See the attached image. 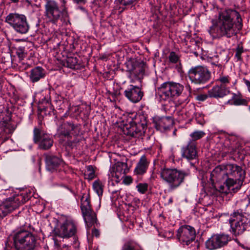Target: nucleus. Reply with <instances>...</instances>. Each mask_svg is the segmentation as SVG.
Wrapping results in <instances>:
<instances>
[{
  "label": "nucleus",
  "instance_id": "37",
  "mask_svg": "<svg viewBox=\"0 0 250 250\" xmlns=\"http://www.w3.org/2000/svg\"><path fill=\"white\" fill-rule=\"evenodd\" d=\"M122 250H135V249L132 243L127 242L123 245Z\"/></svg>",
  "mask_w": 250,
  "mask_h": 250
},
{
  "label": "nucleus",
  "instance_id": "43",
  "mask_svg": "<svg viewBox=\"0 0 250 250\" xmlns=\"http://www.w3.org/2000/svg\"><path fill=\"white\" fill-rule=\"evenodd\" d=\"M123 178V182L125 184L129 185L132 182V180L130 176H125Z\"/></svg>",
  "mask_w": 250,
  "mask_h": 250
},
{
  "label": "nucleus",
  "instance_id": "4",
  "mask_svg": "<svg viewBox=\"0 0 250 250\" xmlns=\"http://www.w3.org/2000/svg\"><path fill=\"white\" fill-rule=\"evenodd\" d=\"M11 237L16 250H34L36 247L35 235L24 229H18L12 232Z\"/></svg>",
  "mask_w": 250,
  "mask_h": 250
},
{
  "label": "nucleus",
  "instance_id": "52",
  "mask_svg": "<svg viewBox=\"0 0 250 250\" xmlns=\"http://www.w3.org/2000/svg\"><path fill=\"white\" fill-rule=\"evenodd\" d=\"M8 137H5V138H4V140L2 141V142H3L5 141L7 139H8Z\"/></svg>",
  "mask_w": 250,
  "mask_h": 250
},
{
  "label": "nucleus",
  "instance_id": "24",
  "mask_svg": "<svg viewBox=\"0 0 250 250\" xmlns=\"http://www.w3.org/2000/svg\"><path fill=\"white\" fill-rule=\"evenodd\" d=\"M229 88L221 86L217 84L208 91V96L210 98H221L229 93Z\"/></svg>",
  "mask_w": 250,
  "mask_h": 250
},
{
  "label": "nucleus",
  "instance_id": "9",
  "mask_svg": "<svg viewBox=\"0 0 250 250\" xmlns=\"http://www.w3.org/2000/svg\"><path fill=\"white\" fill-rule=\"evenodd\" d=\"M146 125V123L143 116L139 115L136 117L135 120L130 119L128 124L124 125L123 130L126 135L136 137L145 132Z\"/></svg>",
  "mask_w": 250,
  "mask_h": 250
},
{
  "label": "nucleus",
  "instance_id": "7",
  "mask_svg": "<svg viewBox=\"0 0 250 250\" xmlns=\"http://www.w3.org/2000/svg\"><path fill=\"white\" fill-rule=\"evenodd\" d=\"M160 177L171 189L178 188L184 182L187 173L176 168H163L160 171Z\"/></svg>",
  "mask_w": 250,
  "mask_h": 250
},
{
  "label": "nucleus",
  "instance_id": "47",
  "mask_svg": "<svg viewBox=\"0 0 250 250\" xmlns=\"http://www.w3.org/2000/svg\"><path fill=\"white\" fill-rule=\"evenodd\" d=\"M87 0H74L75 2L77 3H84L86 2Z\"/></svg>",
  "mask_w": 250,
  "mask_h": 250
},
{
  "label": "nucleus",
  "instance_id": "38",
  "mask_svg": "<svg viewBox=\"0 0 250 250\" xmlns=\"http://www.w3.org/2000/svg\"><path fill=\"white\" fill-rule=\"evenodd\" d=\"M209 97L208 94H201L196 96V99L200 102L205 101Z\"/></svg>",
  "mask_w": 250,
  "mask_h": 250
},
{
  "label": "nucleus",
  "instance_id": "17",
  "mask_svg": "<svg viewBox=\"0 0 250 250\" xmlns=\"http://www.w3.org/2000/svg\"><path fill=\"white\" fill-rule=\"evenodd\" d=\"M0 127L6 134H12L15 129L16 126L11 122L10 115L8 110L4 108H0Z\"/></svg>",
  "mask_w": 250,
  "mask_h": 250
},
{
  "label": "nucleus",
  "instance_id": "55",
  "mask_svg": "<svg viewBox=\"0 0 250 250\" xmlns=\"http://www.w3.org/2000/svg\"><path fill=\"white\" fill-rule=\"evenodd\" d=\"M249 167H250V163L249 164Z\"/></svg>",
  "mask_w": 250,
  "mask_h": 250
},
{
  "label": "nucleus",
  "instance_id": "16",
  "mask_svg": "<svg viewBox=\"0 0 250 250\" xmlns=\"http://www.w3.org/2000/svg\"><path fill=\"white\" fill-rule=\"evenodd\" d=\"M77 226L72 220H67L60 228L54 230L55 235L62 238H69L75 234Z\"/></svg>",
  "mask_w": 250,
  "mask_h": 250
},
{
  "label": "nucleus",
  "instance_id": "44",
  "mask_svg": "<svg viewBox=\"0 0 250 250\" xmlns=\"http://www.w3.org/2000/svg\"><path fill=\"white\" fill-rule=\"evenodd\" d=\"M211 64L213 66L214 70H221L222 68V66L220 64H215V63H211Z\"/></svg>",
  "mask_w": 250,
  "mask_h": 250
},
{
  "label": "nucleus",
  "instance_id": "15",
  "mask_svg": "<svg viewBox=\"0 0 250 250\" xmlns=\"http://www.w3.org/2000/svg\"><path fill=\"white\" fill-rule=\"evenodd\" d=\"M230 240L229 235L217 234L212 235L206 241V246L209 250H215L227 245Z\"/></svg>",
  "mask_w": 250,
  "mask_h": 250
},
{
  "label": "nucleus",
  "instance_id": "23",
  "mask_svg": "<svg viewBox=\"0 0 250 250\" xmlns=\"http://www.w3.org/2000/svg\"><path fill=\"white\" fill-rule=\"evenodd\" d=\"M45 161L46 168L49 171H53L62 163V160L60 157L51 154H45Z\"/></svg>",
  "mask_w": 250,
  "mask_h": 250
},
{
  "label": "nucleus",
  "instance_id": "45",
  "mask_svg": "<svg viewBox=\"0 0 250 250\" xmlns=\"http://www.w3.org/2000/svg\"><path fill=\"white\" fill-rule=\"evenodd\" d=\"M92 236H94L96 237H98L100 235V232L98 230V229L94 228L92 229Z\"/></svg>",
  "mask_w": 250,
  "mask_h": 250
},
{
  "label": "nucleus",
  "instance_id": "27",
  "mask_svg": "<svg viewBox=\"0 0 250 250\" xmlns=\"http://www.w3.org/2000/svg\"><path fill=\"white\" fill-rule=\"evenodd\" d=\"M225 182H224L223 185H221L219 187V191L220 192L224 193L226 194H228L229 193H234L237 192V191H235L232 189L233 188L235 187L234 184H232V185L227 184V178H225Z\"/></svg>",
  "mask_w": 250,
  "mask_h": 250
},
{
  "label": "nucleus",
  "instance_id": "50",
  "mask_svg": "<svg viewBox=\"0 0 250 250\" xmlns=\"http://www.w3.org/2000/svg\"><path fill=\"white\" fill-rule=\"evenodd\" d=\"M11 2L17 3L19 1V0H10Z\"/></svg>",
  "mask_w": 250,
  "mask_h": 250
},
{
  "label": "nucleus",
  "instance_id": "29",
  "mask_svg": "<svg viewBox=\"0 0 250 250\" xmlns=\"http://www.w3.org/2000/svg\"><path fill=\"white\" fill-rule=\"evenodd\" d=\"M231 100L233 104L235 105H247L248 104V101L244 99H242L240 94L233 93Z\"/></svg>",
  "mask_w": 250,
  "mask_h": 250
},
{
  "label": "nucleus",
  "instance_id": "19",
  "mask_svg": "<svg viewBox=\"0 0 250 250\" xmlns=\"http://www.w3.org/2000/svg\"><path fill=\"white\" fill-rule=\"evenodd\" d=\"M141 86L130 84L125 91L124 95L130 102L136 103L140 102L144 96Z\"/></svg>",
  "mask_w": 250,
  "mask_h": 250
},
{
  "label": "nucleus",
  "instance_id": "42",
  "mask_svg": "<svg viewBox=\"0 0 250 250\" xmlns=\"http://www.w3.org/2000/svg\"><path fill=\"white\" fill-rule=\"evenodd\" d=\"M245 201H247V205H248V206L246 207V208L247 207H248L249 206V200L248 199H244L242 201H239L238 202H237V206L240 207V208L239 210H238L237 211H238L239 212H241V208H243L244 207V204H242L241 203Z\"/></svg>",
  "mask_w": 250,
  "mask_h": 250
},
{
  "label": "nucleus",
  "instance_id": "12",
  "mask_svg": "<svg viewBox=\"0 0 250 250\" xmlns=\"http://www.w3.org/2000/svg\"><path fill=\"white\" fill-rule=\"evenodd\" d=\"M188 76L192 83L196 84H204L209 80L211 74L207 68L198 66L190 69Z\"/></svg>",
  "mask_w": 250,
  "mask_h": 250
},
{
  "label": "nucleus",
  "instance_id": "22",
  "mask_svg": "<svg viewBox=\"0 0 250 250\" xmlns=\"http://www.w3.org/2000/svg\"><path fill=\"white\" fill-rule=\"evenodd\" d=\"M154 123L157 130L164 131L171 127L174 122L170 117H162L155 118Z\"/></svg>",
  "mask_w": 250,
  "mask_h": 250
},
{
  "label": "nucleus",
  "instance_id": "33",
  "mask_svg": "<svg viewBox=\"0 0 250 250\" xmlns=\"http://www.w3.org/2000/svg\"><path fill=\"white\" fill-rule=\"evenodd\" d=\"M205 135V133L203 131H195L190 134L192 141L195 142V141L199 140Z\"/></svg>",
  "mask_w": 250,
  "mask_h": 250
},
{
  "label": "nucleus",
  "instance_id": "18",
  "mask_svg": "<svg viewBox=\"0 0 250 250\" xmlns=\"http://www.w3.org/2000/svg\"><path fill=\"white\" fill-rule=\"evenodd\" d=\"M57 130L60 136L62 135L70 138L71 135H78L80 127L78 125H75L72 122H66L60 125Z\"/></svg>",
  "mask_w": 250,
  "mask_h": 250
},
{
  "label": "nucleus",
  "instance_id": "10",
  "mask_svg": "<svg viewBox=\"0 0 250 250\" xmlns=\"http://www.w3.org/2000/svg\"><path fill=\"white\" fill-rule=\"evenodd\" d=\"M29 200L28 196L21 194L13 198H9L0 206V217L5 216L7 213L17 208L21 205Z\"/></svg>",
  "mask_w": 250,
  "mask_h": 250
},
{
  "label": "nucleus",
  "instance_id": "28",
  "mask_svg": "<svg viewBox=\"0 0 250 250\" xmlns=\"http://www.w3.org/2000/svg\"><path fill=\"white\" fill-rule=\"evenodd\" d=\"M64 65L71 69H78V59L76 57H68L66 58Z\"/></svg>",
  "mask_w": 250,
  "mask_h": 250
},
{
  "label": "nucleus",
  "instance_id": "30",
  "mask_svg": "<svg viewBox=\"0 0 250 250\" xmlns=\"http://www.w3.org/2000/svg\"><path fill=\"white\" fill-rule=\"evenodd\" d=\"M216 81L218 82V84H219V85L226 88H229V85L230 84V78L229 76H220Z\"/></svg>",
  "mask_w": 250,
  "mask_h": 250
},
{
  "label": "nucleus",
  "instance_id": "5",
  "mask_svg": "<svg viewBox=\"0 0 250 250\" xmlns=\"http://www.w3.org/2000/svg\"><path fill=\"white\" fill-rule=\"evenodd\" d=\"M247 202L245 201L241 203L244 204V207L241 208V212L234 211L229 219L232 232L235 235L242 234L250 226V218L244 214L248 206Z\"/></svg>",
  "mask_w": 250,
  "mask_h": 250
},
{
  "label": "nucleus",
  "instance_id": "31",
  "mask_svg": "<svg viewBox=\"0 0 250 250\" xmlns=\"http://www.w3.org/2000/svg\"><path fill=\"white\" fill-rule=\"evenodd\" d=\"M93 188L99 196H102L103 193V188L102 183L99 181H95L93 184Z\"/></svg>",
  "mask_w": 250,
  "mask_h": 250
},
{
  "label": "nucleus",
  "instance_id": "53",
  "mask_svg": "<svg viewBox=\"0 0 250 250\" xmlns=\"http://www.w3.org/2000/svg\"><path fill=\"white\" fill-rule=\"evenodd\" d=\"M8 242L7 241L5 243L6 246H7Z\"/></svg>",
  "mask_w": 250,
  "mask_h": 250
},
{
  "label": "nucleus",
  "instance_id": "11",
  "mask_svg": "<svg viewBox=\"0 0 250 250\" xmlns=\"http://www.w3.org/2000/svg\"><path fill=\"white\" fill-rule=\"evenodd\" d=\"M33 141L38 145V148L41 150L49 149L54 143L52 137L42 129L35 127L33 130Z\"/></svg>",
  "mask_w": 250,
  "mask_h": 250
},
{
  "label": "nucleus",
  "instance_id": "56",
  "mask_svg": "<svg viewBox=\"0 0 250 250\" xmlns=\"http://www.w3.org/2000/svg\"><path fill=\"white\" fill-rule=\"evenodd\" d=\"M249 206H250V205H249Z\"/></svg>",
  "mask_w": 250,
  "mask_h": 250
},
{
  "label": "nucleus",
  "instance_id": "54",
  "mask_svg": "<svg viewBox=\"0 0 250 250\" xmlns=\"http://www.w3.org/2000/svg\"><path fill=\"white\" fill-rule=\"evenodd\" d=\"M50 108L52 109V107H53V105H52L51 104H50Z\"/></svg>",
  "mask_w": 250,
  "mask_h": 250
},
{
  "label": "nucleus",
  "instance_id": "34",
  "mask_svg": "<svg viewBox=\"0 0 250 250\" xmlns=\"http://www.w3.org/2000/svg\"><path fill=\"white\" fill-rule=\"evenodd\" d=\"M16 54L19 58L20 60H23L26 56L25 53V47L23 46H20L16 48Z\"/></svg>",
  "mask_w": 250,
  "mask_h": 250
},
{
  "label": "nucleus",
  "instance_id": "51",
  "mask_svg": "<svg viewBox=\"0 0 250 250\" xmlns=\"http://www.w3.org/2000/svg\"><path fill=\"white\" fill-rule=\"evenodd\" d=\"M118 192V190H113L111 191V193L113 194L117 193Z\"/></svg>",
  "mask_w": 250,
  "mask_h": 250
},
{
  "label": "nucleus",
  "instance_id": "1",
  "mask_svg": "<svg viewBox=\"0 0 250 250\" xmlns=\"http://www.w3.org/2000/svg\"><path fill=\"white\" fill-rule=\"evenodd\" d=\"M242 28L240 15L236 10L229 9L219 13L217 21L210 27L208 32L214 39L230 38Z\"/></svg>",
  "mask_w": 250,
  "mask_h": 250
},
{
  "label": "nucleus",
  "instance_id": "39",
  "mask_svg": "<svg viewBox=\"0 0 250 250\" xmlns=\"http://www.w3.org/2000/svg\"><path fill=\"white\" fill-rule=\"evenodd\" d=\"M135 0H119L120 3L125 6L131 5Z\"/></svg>",
  "mask_w": 250,
  "mask_h": 250
},
{
  "label": "nucleus",
  "instance_id": "14",
  "mask_svg": "<svg viewBox=\"0 0 250 250\" xmlns=\"http://www.w3.org/2000/svg\"><path fill=\"white\" fill-rule=\"evenodd\" d=\"M195 230L194 228L188 225L181 226L177 230L176 236L183 245H188L195 238Z\"/></svg>",
  "mask_w": 250,
  "mask_h": 250
},
{
  "label": "nucleus",
  "instance_id": "32",
  "mask_svg": "<svg viewBox=\"0 0 250 250\" xmlns=\"http://www.w3.org/2000/svg\"><path fill=\"white\" fill-rule=\"evenodd\" d=\"M84 175L85 178L89 180H91L94 178L95 171L92 166H88L86 167V171L85 172Z\"/></svg>",
  "mask_w": 250,
  "mask_h": 250
},
{
  "label": "nucleus",
  "instance_id": "3",
  "mask_svg": "<svg viewBox=\"0 0 250 250\" xmlns=\"http://www.w3.org/2000/svg\"><path fill=\"white\" fill-rule=\"evenodd\" d=\"M225 170L224 179L227 178V184H234L232 189L239 190L244 182L246 176V172L240 166L234 164H229L226 165H220L216 167L213 170L214 173H220Z\"/></svg>",
  "mask_w": 250,
  "mask_h": 250
},
{
  "label": "nucleus",
  "instance_id": "8",
  "mask_svg": "<svg viewBox=\"0 0 250 250\" xmlns=\"http://www.w3.org/2000/svg\"><path fill=\"white\" fill-rule=\"evenodd\" d=\"M5 22L18 33L24 34L29 31V25L24 15L16 13H10L6 17Z\"/></svg>",
  "mask_w": 250,
  "mask_h": 250
},
{
  "label": "nucleus",
  "instance_id": "36",
  "mask_svg": "<svg viewBox=\"0 0 250 250\" xmlns=\"http://www.w3.org/2000/svg\"><path fill=\"white\" fill-rule=\"evenodd\" d=\"M168 59L170 62L176 63L179 61V58L174 52L172 51L169 54Z\"/></svg>",
  "mask_w": 250,
  "mask_h": 250
},
{
  "label": "nucleus",
  "instance_id": "49",
  "mask_svg": "<svg viewBox=\"0 0 250 250\" xmlns=\"http://www.w3.org/2000/svg\"><path fill=\"white\" fill-rule=\"evenodd\" d=\"M182 102H185V103H188V97H186V98L185 99V100L182 101Z\"/></svg>",
  "mask_w": 250,
  "mask_h": 250
},
{
  "label": "nucleus",
  "instance_id": "46",
  "mask_svg": "<svg viewBox=\"0 0 250 250\" xmlns=\"http://www.w3.org/2000/svg\"><path fill=\"white\" fill-rule=\"evenodd\" d=\"M244 81L245 83L248 87L249 91L250 92V81H249L246 79H244Z\"/></svg>",
  "mask_w": 250,
  "mask_h": 250
},
{
  "label": "nucleus",
  "instance_id": "41",
  "mask_svg": "<svg viewBox=\"0 0 250 250\" xmlns=\"http://www.w3.org/2000/svg\"><path fill=\"white\" fill-rule=\"evenodd\" d=\"M243 51V50L242 48H240V47H238L236 49V52L235 53V56L237 58V59L238 60L241 59V54L242 53Z\"/></svg>",
  "mask_w": 250,
  "mask_h": 250
},
{
  "label": "nucleus",
  "instance_id": "35",
  "mask_svg": "<svg viewBox=\"0 0 250 250\" xmlns=\"http://www.w3.org/2000/svg\"><path fill=\"white\" fill-rule=\"evenodd\" d=\"M136 188L138 192L144 194L147 190L148 184L147 183H139L136 186Z\"/></svg>",
  "mask_w": 250,
  "mask_h": 250
},
{
  "label": "nucleus",
  "instance_id": "13",
  "mask_svg": "<svg viewBox=\"0 0 250 250\" xmlns=\"http://www.w3.org/2000/svg\"><path fill=\"white\" fill-rule=\"evenodd\" d=\"M81 208L85 223L90 228L97 223V219L96 213L91 209L90 199L88 196L85 198L83 196L82 197Z\"/></svg>",
  "mask_w": 250,
  "mask_h": 250
},
{
  "label": "nucleus",
  "instance_id": "40",
  "mask_svg": "<svg viewBox=\"0 0 250 250\" xmlns=\"http://www.w3.org/2000/svg\"><path fill=\"white\" fill-rule=\"evenodd\" d=\"M173 235V231L172 230H166L164 233V237L167 238H172Z\"/></svg>",
  "mask_w": 250,
  "mask_h": 250
},
{
  "label": "nucleus",
  "instance_id": "21",
  "mask_svg": "<svg viewBox=\"0 0 250 250\" xmlns=\"http://www.w3.org/2000/svg\"><path fill=\"white\" fill-rule=\"evenodd\" d=\"M128 171L129 169L126 163L118 162L112 168L110 174L112 177L116 178L117 181H120L124 177Z\"/></svg>",
  "mask_w": 250,
  "mask_h": 250
},
{
  "label": "nucleus",
  "instance_id": "48",
  "mask_svg": "<svg viewBox=\"0 0 250 250\" xmlns=\"http://www.w3.org/2000/svg\"><path fill=\"white\" fill-rule=\"evenodd\" d=\"M173 202V198L172 197H170L169 198L168 200L167 204L169 205L170 204H171Z\"/></svg>",
  "mask_w": 250,
  "mask_h": 250
},
{
  "label": "nucleus",
  "instance_id": "6",
  "mask_svg": "<svg viewBox=\"0 0 250 250\" xmlns=\"http://www.w3.org/2000/svg\"><path fill=\"white\" fill-rule=\"evenodd\" d=\"M184 88L179 83L166 82L157 88V92L161 101L169 103L182 94Z\"/></svg>",
  "mask_w": 250,
  "mask_h": 250
},
{
  "label": "nucleus",
  "instance_id": "20",
  "mask_svg": "<svg viewBox=\"0 0 250 250\" xmlns=\"http://www.w3.org/2000/svg\"><path fill=\"white\" fill-rule=\"evenodd\" d=\"M181 153L182 157L188 161L196 159L197 151L196 143L189 141L187 145L182 147Z\"/></svg>",
  "mask_w": 250,
  "mask_h": 250
},
{
  "label": "nucleus",
  "instance_id": "25",
  "mask_svg": "<svg viewBox=\"0 0 250 250\" xmlns=\"http://www.w3.org/2000/svg\"><path fill=\"white\" fill-rule=\"evenodd\" d=\"M149 162L147 160L145 155H143L137 163L134 173L136 175H142L144 174L148 168Z\"/></svg>",
  "mask_w": 250,
  "mask_h": 250
},
{
  "label": "nucleus",
  "instance_id": "26",
  "mask_svg": "<svg viewBox=\"0 0 250 250\" xmlns=\"http://www.w3.org/2000/svg\"><path fill=\"white\" fill-rule=\"evenodd\" d=\"M45 70L41 66H36L31 70L29 78L32 83L38 82L45 76Z\"/></svg>",
  "mask_w": 250,
  "mask_h": 250
},
{
  "label": "nucleus",
  "instance_id": "2",
  "mask_svg": "<svg viewBox=\"0 0 250 250\" xmlns=\"http://www.w3.org/2000/svg\"><path fill=\"white\" fill-rule=\"evenodd\" d=\"M61 5L54 0H47L44 5V16L47 21L56 24L60 21L62 24L69 22V16L65 0H60Z\"/></svg>",
  "mask_w": 250,
  "mask_h": 250
}]
</instances>
